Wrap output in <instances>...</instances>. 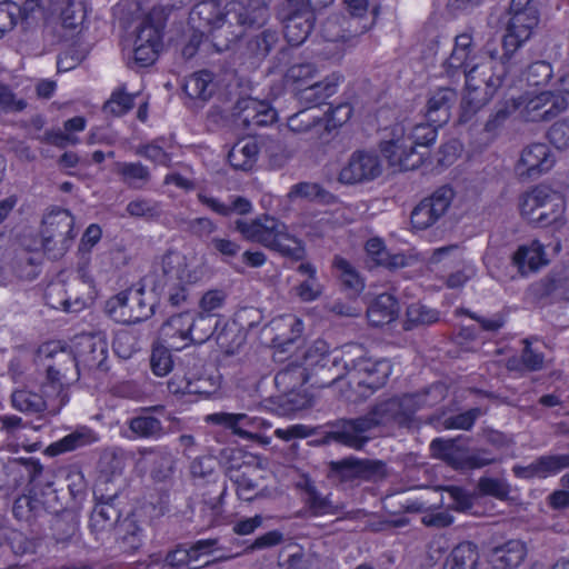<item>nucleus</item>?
Masks as SVG:
<instances>
[{
    "instance_id": "1",
    "label": "nucleus",
    "mask_w": 569,
    "mask_h": 569,
    "mask_svg": "<svg viewBox=\"0 0 569 569\" xmlns=\"http://www.w3.org/2000/svg\"><path fill=\"white\" fill-rule=\"evenodd\" d=\"M446 76L450 79L463 77L466 88L480 89V83L500 88L510 73L500 56L497 38H489L477 54L472 57L453 47L450 56L442 63Z\"/></svg>"
},
{
    "instance_id": "2",
    "label": "nucleus",
    "mask_w": 569,
    "mask_h": 569,
    "mask_svg": "<svg viewBox=\"0 0 569 569\" xmlns=\"http://www.w3.org/2000/svg\"><path fill=\"white\" fill-rule=\"evenodd\" d=\"M433 123L407 126L396 123L391 127L389 139L380 143L383 157L392 167L400 170H415L425 160L428 149L435 143L438 131Z\"/></svg>"
},
{
    "instance_id": "3",
    "label": "nucleus",
    "mask_w": 569,
    "mask_h": 569,
    "mask_svg": "<svg viewBox=\"0 0 569 569\" xmlns=\"http://www.w3.org/2000/svg\"><path fill=\"white\" fill-rule=\"evenodd\" d=\"M271 0L231 2L224 7L222 17L211 27L209 37L217 52L230 50L244 34V29L262 28L269 17Z\"/></svg>"
},
{
    "instance_id": "4",
    "label": "nucleus",
    "mask_w": 569,
    "mask_h": 569,
    "mask_svg": "<svg viewBox=\"0 0 569 569\" xmlns=\"http://www.w3.org/2000/svg\"><path fill=\"white\" fill-rule=\"evenodd\" d=\"M236 229L247 240L261 243L284 257L299 260L305 254L301 242L274 216H258L251 222L237 220Z\"/></svg>"
},
{
    "instance_id": "5",
    "label": "nucleus",
    "mask_w": 569,
    "mask_h": 569,
    "mask_svg": "<svg viewBox=\"0 0 569 569\" xmlns=\"http://www.w3.org/2000/svg\"><path fill=\"white\" fill-rule=\"evenodd\" d=\"M509 14L508 33L502 39H498V42L501 59L512 72L520 62L519 49L529 39L532 29L538 26L540 14L537 4L521 2L516 7L515 1L510 2Z\"/></svg>"
},
{
    "instance_id": "6",
    "label": "nucleus",
    "mask_w": 569,
    "mask_h": 569,
    "mask_svg": "<svg viewBox=\"0 0 569 569\" xmlns=\"http://www.w3.org/2000/svg\"><path fill=\"white\" fill-rule=\"evenodd\" d=\"M350 363L348 369V387L355 393L349 399L352 401L365 400L375 391L383 387L389 378L392 367L388 359H377L366 357V350L361 345V351Z\"/></svg>"
},
{
    "instance_id": "7",
    "label": "nucleus",
    "mask_w": 569,
    "mask_h": 569,
    "mask_svg": "<svg viewBox=\"0 0 569 569\" xmlns=\"http://www.w3.org/2000/svg\"><path fill=\"white\" fill-rule=\"evenodd\" d=\"M321 9L308 0H287L280 7L278 17L290 46L299 47L308 39L315 28L317 12Z\"/></svg>"
},
{
    "instance_id": "8",
    "label": "nucleus",
    "mask_w": 569,
    "mask_h": 569,
    "mask_svg": "<svg viewBox=\"0 0 569 569\" xmlns=\"http://www.w3.org/2000/svg\"><path fill=\"white\" fill-rule=\"evenodd\" d=\"M152 297H147L144 288H129L108 301L109 312L123 323H137L147 320L154 312Z\"/></svg>"
},
{
    "instance_id": "9",
    "label": "nucleus",
    "mask_w": 569,
    "mask_h": 569,
    "mask_svg": "<svg viewBox=\"0 0 569 569\" xmlns=\"http://www.w3.org/2000/svg\"><path fill=\"white\" fill-rule=\"evenodd\" d=\"M373 430L372 420L366 413L357 418H342L327 425L323 442L361 450L370 440Z\"/></svg>"
},
{
    "instance_id": "10",
    "label": "nucleus",
    "mask_w": 569,
    "mask_h": 569,
    "mask_svg": "<svg viewBox=\"0 0 569 569\" xmlns=\"http://www.w3.org/2000/svg\"><path fill=\"white\" fill-rule=\"evenodd\" d=\"M361 351L359 343H346L340 348L329 350L325 359L312 370L310 380L315 378L311 386L329 387L337 380L347 376L348 369L353 358H357Z\"/></svg>"
},
{
    "instance_id": "11",
    "label": "nucleus",
    "mask_w": 569,
    "mask_h": 569,
    "mask_svg": "<svg viewBox=\"0 0 569 569\" xmlns=\"http://www.w3.org/2000/svg\"><path fill=\"white\" fill-rule=\"evenodd\" d=\"M73 226L71 216H44L41 221V243L50 259L62 258L71 248L76 238Z\"/></svg>"
},
{
    "instance_id": "12",
    "label": "nucleus",
    "mask_w": 569,
    "mask_h": 569,
    "mask_svg": "<svg viewBox=\"0 0 569 569\" xmlns=\"http://www.w3.org/2000/svg\"><path fill=\"white\" fill-rule=\"evenodd\" d=\"M556 163V156L547 143L532 142L523 147L515 163V174L521 182L539 179Z\"/></svg>"
},
{
    "instance_id": "13",
    "label": "nucleus",
    "mask_w": 569,
    "mask_h": 569,
    "mask_svg": "<svg viewBox=\"0 0 569 569\" xmlns=\"http://www.w3.org/2000/svg\"><path fill=\"white\" fill-rule=\"evenodd\" d=\"M387 475L386 465L380 460L347 457L329 462V478L339 482L377 481Z\"/></svg>"
},
{
    "instance_id": "14",
    "label": "nucleus",
    "mask_w": 569,
    "mask_h": 569,
    "mask_svg": "<svg viewBox=\"0 0 569 569\" xmlns=\"http://www.w3.org/2000/svg\"><path fill=\"white\" fill-rule=\"evenodd\" d=\"M39 357L42 358L49 378H60L67 383L79 379L81 371L74 349L50 342L39 349Z\"/></svg>"
},
{
    "instance_id": "15",
    "label": "nucleus",
    "mask_w": 569,
    "mask_h": 569,
    "mask_svg": "<svg viewBox=\"0 0 569 569\" xmlns=\"http://www.w3.org/2000/svg\"><path fill=\"white\" fill-rule=\"evenodd\" d=\"M192 272L187 268L184 257L178 252L168 251L161 257V260L154 263L152 271L146 277V281L151 290L161 296L162 291Z\"/></svg>"
},
{
    "instance_id": "16",
    "label": "nucleus",
    "mask_w": 569,
    "mask_h": 569,
    "mask_svg": "<svg viewBox=\"0 0 569 569\" xmlns=\"http://www.w3.org/2000/svg\"><path fill=\"white\" fill-rule=\"evenodd\" d=\"M330 350L325 340H316L303 355V365H288L279 371L274 381L279 383H289L291 388L302 386L310 381V372L325 359V355Z\"/></svg>"
},
{
    "instance_id": "17",
    "label": "nucleus",
    "mask_w": 569,
    "mask_h": 569,
    "mask_svg": "<svg viewBox=\"0 0 569 569\" xmlns=\"http://www.w3.org/2000/svg\"><path fill=\"white\" fill-rule=\"evenodd\" d=\"M234 122L246 130L272 124L277 120L276 110L266 101L251 97L237 100L232 108Z\"/></svg>"
},
{
    "instance_id": "18",
    "label": "nucleus",
    "mask_w": 569,
    "mask_h": 569,
    "mask_svg": "<svg viewBox=\"0 0 569 569\" xmlns=\"http://www.w3.org/2000/svg\"><path fill=\"white\" fill-rule=\"evenodd\" d=\"M382 167L373 151H355L339 173V181L347 184L362 183L378 178Z\"/></svg>"
},
{
    "instance_id": "19",
    "label": "nucleus",
    "mask_w": 569,
    "mask_h": 569,
    "mask_svg": "<svg viewBox=\"0 0 569 569\" xmlns=\"http://www.w3.org/2000/svg\"><path fill=\"white\" fill-rule=\"evenodd\" d=\"M13 470H17L28 481L29 491L37 497H46L56 493L53 489L54 473L51 469L44 468L38 459L17 458L10 462Z\"/></svg>"
},
{
    "instance_id": "20",
    "label": "nucleus",
    "mask_w": 569,
    "mask_h": 569,
    "mask_svg": "<svg viewBox=\"0 0 569 569\" xmlns=\"http://www.w3.org/2000/svg\"><path fill=\"white\" fill-rule=\"evenodd\" d=\"M74 351L81 370L107 372L109 367L108 343L98 335H81L74 342Z\"/></svg>"
},
{
    "instance_id": "21",
    "label": "nucleus",
    "mask_w": 569,
    "mask_h": 569,
    "mask_svg": "<svg viewBox=\"0 0 569 569\" xmlns=\"http://www.w3.org/2000/svg\"><path fill=\"white\" fill-rule=\"evenodd\" d=\"M568 107L567 97L548 90L529 99L521 109V117L527 122L550 121Z\"/></svg>"
},
{
    "instance_id": "22",
    "label": "nucleus",
    "mask_w": 569,
    "mask_h": 569,
    "mask_svg": "<svg viewBox=\"0 0 569 569\" xmlns=\"http://www.w3.org/2000/svg\"><path fill=\"white\" fill-rule=\"evenodd\" d=\"M529 296L538 302L553 303L569 300V271L551 270L528 288Z\"/></svg>"
},
{
    "instance_id": "23",
    "label": "nucleus",
    "mask_w": 569,
    "mask_h": 569,
    "mask_svg": "<svg viewBox=\"0 0 569 569\" xmlns=\"http://www.w3.org/2000/svg\"><path fill=\"white\" fill-rule=\"evenodd\" d=\"M96 505L90 515L89 527L92 532L99 533L107 530L116 529L122 522L121 510L118 506L119 495L117 492L106 495L100 488L93 492Z\"/></svg>"
},
{
    "instance_id": "24",
    "label": "nucleus",
    "mask_w": 569,
    "mask_h": 569,
    "mask_svg": "<svg viewBox=\"0 0 569 569\" xmlns=\"http://www.w3.org/2000/svg\"><path fill=\"white\" fill-rule=\"evenodd\" d=\"M163 406H151L140 408L137 415L128 419L127 426L131 439H152L159 440L167 431L161 420L154 413H163Z\"/></svg>"
},
{
    "instance_id": "25",
    "label": "nucleus",
    "mask_w": 569,
    "mask_h": 569,
    "mask_svg": "<svg viewBox=\"0 0 569 569\" xmlns=\"http://www.w3.org/2000/svg\"><path fill=\"white\" fill-rule=\"evenodd\" d=\"M206 421L231 429L242 438H254L258 431L271 427V423L260 417L247 413L214 412L206 417Z\"/></svg>"
},
{
    "instance_id": "26",
    "label": "nucleus",
    "mask_w": 569,
    "mask_h": 569,
    "mask_svg": "<svg viewBox=\"0 0 569 569\" xmlns=\"http://www.w3.org/2000/svg\"><path fill=\"white\" fill-rule=\"evenodd\" d=\"M410 398H390L373 406L367 413L372 420L373 429L380 425L397 423L409 426L410 417L408 410L411 406Z\"/></svg>"
},
{
    "instance_id": "27",
    "label": "nucleus",
    "mask_w": 569,
    "mask_h": 569,
    "mask_svg": "<svg viewBox=\"0 0 569 569\" xmlns=\"http://www.w3.org/2000/svg\"><path fill=\"white\" fill-rule=\"evenodd\" d=\"M160 47L159 29L149 22H143L134 41L133 64L139 68L151 66L158 58Z\"/></svg>"
},
{
    "instance_id": "28",
    "label": "nucleus",
    "mask_w": 569,
    "mask_h": 569,
    "mask_svg": "<svg viewBox=\"0 0 569 569\" xmlns=\"http://www.w3.org/2000/svg\"><path fill=\"white\" fill-rule=\"evenodd\" d=\"M569 468V455L540 456L528 466L516 465L512 472L520 479L546 478Z\"/></svg>"
},
{
    "instance_id": "29",
    "label": "nucleus",
    "mask_w": 569,
    "mask_h": 569,
    "mask_svg": "<svg viewBox=\"0 0 569 569\" xmlns=\"http://www.w3.org/2000/svg\"><path fill=\"white\" fill-rule=\"evenodd\" d=\"M549 204L552 206V212L563 210L562 196L546 184H538L522 193L519 198L520 213H532Z\"/></svg>"
},
{
    "instance_id": "30",
    "label": "nucleus",
    "mask_w": 569,
    "mask_h": 569,
    "mask_svg": "<svg viewBox=\"0 0 569 569\" xmlns=\"http://www.w3.org/2000/svg\"><path fill=\"white\" fill-rule=\"evenodd\" d=\"M458 101V92L449 87L437 89L428 99L426 118L437 127L446 124L451 117V109Z\"/></svg>"
},
{
    "instance_id": "31",
    "label": "nucleus",
    "mask_w": 569,
    "mask_h": 569,
    "mask_svg": "<svg viewBox=\"0 0 569 569\" xmlns=\"http://www.w3.org/2000/svg\"><path fill=\"white\" fill-rule=\"evenodd\" d=\"M498 89L499 88L493 89L489 86H485L483 96L479 97L480 89L467 88L468 93L460 101L457 124H469L470 128H473L478 122L479 113L482 111L483 107L489 103Z\"/></svg>"
},
{
    "instance_id": "32",
    "label": "nucleus",
    "mask_w": 569,
    "mask_h": 569,
    "mask_svg": "<svg viewBox=\"0 0 569 569\" xmlns=\"http://www.w3.org/2000/svg\"><path fill=\"white\" fill-rule=\"evenodd\" d=\"M341 79L340 74L331 73L321 81L309 83L299 89L296 96L300 103L315 109L337 92Z\"/></svg>"
},
{
    "instance_id": "33",
    "label": "nucleus",
    "mask_w": 569,
    "mask_h": 569,
    "mask_svg": "<svg viewBox=\"0 0 569 569\" xmlns=\"http://www.w3.org/2000/svg\"><path fill=\"white\" fill-rule=\"evenodd\" d=\"M98 440L99 437L92 429L87 426H80L60 440L50 443L46 448L44 453L50 457H56L90 446Z\"/></svg>"
},
{
    "instance_id": "34",
    "label": "nucleus",
    "mask_w": 569,
    "mask_h": 569,
    "mask_svg": "<svg viewBox=\"0 0 569 569\" xmlns=\"http://www.w3.org/2000/svg\"><path fill=\"white\" fill-rule=\"evenodd\" d=\"M546 251L542 244L533 241L530 246H520L512 256V263L521 276L537 272L548 264Z\"/></svg>"
},
{
    "instance_id": "35",
    "label": "nucleus",
    "mask_w": 569,
    "mask_h": 569,
    "mask_svg": "<svg viewBox=\"0 0 569 569\" xmlns=\"http://www.w3.org/2000/svg\"><path fill=\"white\" fill-rule=\"evenodd\" d=\"M432 457L445 461L456 470H467L468 449L457 445L455 439L436 438L430 443Z\"/></svg>"
},
{
    "instance_id": "36",
    "label": "nucleus",
    "mask_w": 569,
    "mask_h": 569,
    "mask_svg": "<svg viewBox=\"0 0 569 569\" xmlns=\"http://www.w3.org/2000/svg\"><path fill=\"white\" fill-rule=\"evenodd\" d=\"M259 157V139L253 136L236 142L228 153V161L237 170L249 171Z\"/></svg>"
},
{
    "instance_id": "37",
    "label": "nucleus",
    "mask_w": 569,
    "mask_h": 569,
    "mask_svg": "<svg viewBox=\"0 0 569 569\" xmlns=\"http://www.w3.org/2000/svg\"><path fill=\"white\" fill-rule=\"evenodd\" d=\"M141 456H152L150 476L154 481H169L176 471V458L167 447L143 448Z\"/></svg>"
},
{
    "instance_id": "38",
    "label": "nucleus",
    "mask_w": 569,
    "mask_h": 569,
    "mask_svg": "<svg viewBox=\"0 0 569 569\" xmlns=\"http://www.w3.org/2000/svg\"><path fill=\"white\" fill-rule=\"evenodd\" d=\"M526 553L525 543L512 539L492 549L490 562L495 569H513L523 561Z\"/></svg>"
},
{
    "instance_id": "39",
    "label": "nucleus",
    "mask_w": 569,
    "mask_h": 569,
    "mask_svg": "<svg viewBox=\"0 0 569 569\" xmlns=\"http://www.w3.org/2000/svg\"><path fill=\"white\" fill-rule=\"evenodd\" d=\"M69 383L62 381L60 378H49L46 375L44 381L40 387V397L46 402L47 413L56 416L60 412L62 407L68 402V393L66 386Z\"/></svg>"
},
{
    "instance_id": "40",
    "label": "nucleus",
    "mask_w": 569,
    "mask_h": 569,
    "mask_svg": "<svg viewBox=\"0 0 569 569\" xmlns=\"http://www.w3.org/2000/svg\"><path fill=\"white\" fill-rule=\"evenodd\" d=\"M190 312L184 311L170 317L160 329L161 336L170 348L180 349L177 340L191 342V331L188 329ZM187 346V343H184Z\"/></svg>"
},
{
    "instance_id": "41",
    "label": "nucleus",
    "mask_w": 569,
    "mask_h": 569,
    "mask_svg": "<svg viewBox=\"0 0 569 569\" xmlns=\"http://www.w3.org/2000/svg\"><path fill=\"white\" fill-rule=\"evenodd\" d=\"M399 309V303L391 293H381L370 303L367 317L372 326L380 327L396 319Z\"/></svg>"
},
{
    "instance_id": "42",
    "label": "nucleus",
    "mask_w": 569,
    "mask_h": 569,
    "mask_svg": "<svg viewBox=\"0 0 569 569\" xmlns=\"http://www.w3.org/2000/svg\"><path fill=\"white\" fill-rule=\"evenodd\" d=\"M479 561L478 546L471 541H462L450 551L443 569H478Z\"/></svg>"
},
{
    "instance_id": "43",
    "label": "nucleus",
    "mask_w": 569,
    "mask_h": 569,
    "mask_svg": "<svg viewBox=\"0 0 569 569\" xmlns=\"http://www.w3.org/2000/svg\"><path fill=\"white\" fill-rule=\"evenodd\" d=\"M365 250L376 266L385 267L389 270H396L408 264L407 258L403 253L389 252L383 240L380 238H370L365 244Z\"/></svg>"
},
{
    "instance_id": "44",
    "label": "nucleus",
    "mask_w": 569,
    "mask_h": 569,
    "mask_svg": "<svg viewBox=\"0 0 569 569\" xmlns=\"http://www.w3.org/2000/svg\"><path fill=\"white\" fill-rule=\"evenodd\" d=\"M279 41V32L274 29L267 28L248 38L246 51L250 58L256 61H262L278 46Z\"/></svg>"
},
{
    "instance_id": "45",
    "label": "nucleus",
    "mask_w": 569,
    "mask_h": 569,
    "mask_svg": "<svg viewBox=\"0 0 569 569\" xmlns=\"http://www.w3.org/2000/svg\"><path fill=\"white\" fill-rule=\"evenodd\" d=\"M113 172L120 178L123 184L131 189H142L151 180L149 168L141 162L118 161L113 166Z\"/></svg>"
},
{
    "instance_id": "46",
    "label": "nucleus",
    "mask_w": 569,
    "mask_h": 569,
    "mask_svg": "<svg viewBox=\"0 0 569 569\" xmlns=\"http://www.w3.org/2000/svg\"><path fill=\"white\" fill-rule=\"evenodd\" d=\"M258 139L260 157L266 159L271 168H282L292 157L281 139L270 136H258Z\"/></svg>"
},
{
    "instance_id": "47",
    "label": "nucleus",
    "mask_w": 569,
    "mask_h": 569,
    "mask_svg": "<svg viewBox=\"0 0 569 569\" xmlns=\"http://www.w3.org/2000/svg\"><path fill=\"white\" fill-rule=\"evenodd\" d=\"M48 508V500H42L29 491L14 500L12 513L20 521L32 522L47 513Z\"/></svg>"
},
{
    "instance_id": "48",
    "label": "nucleus",
    "mask_w": 569,
    "mask_h": 569,
    "mask_svg": "<svg viewBox=\"0 0 569 569\" xmlns=\"http://www.w3.org/2000/svg\"><path fill=\"white\" fill-rule=\"evenodd\" d=\"M214 76L208 70L198 71L188 77L183 84V91L191 99L208 101L216 92Z\"/></svg>"
},
{
    "instance_id": "49",
    "label": "nucleus",
    "mask_w": 569,
    "mask_h": 569,
    "mask_svg": "<svg viewBox=\"0 0 569 569\" xmlns=\"http://www.w3.org/2000/svg\"><path fill=\"white\" fill-rule=\"evenodd\" d=\"M453 189L448 186H441L429 197L423 198L411 211V213H446L455 199Z\"/></svg>"
},
{
    "instance_id": "50",
    "label": "nucleus",
    "mask_w": 569,
    "mask_h": 569,
    "mask_svg": "<svg viewBox=\"0 0 569 569\" xmlns=\"http://www.w3.org/2000/svg\"><path fill=\"white\" fill-rule=\"evenodd\" d=\"M446 396L447 388L443 383L440 382L432 383L422 391L403 395V398H410L411 400V406L408 410L410 420L412 419V416L416 413V411L436 406L437 403L441 402Z\"/></svg>"
},
{
    "instance_id": "51",
    "label": "nucleus",
    "mask_w": 569,
    "mask_h": 569,
    "mask_svg": "<svg viewBox=\"0 0 569 569\" xmlns=\"http://www.w3.org/2000/svg\"><path fill=\"white\" fill-rule=\"evenodd\" d=\"M46 299L48 306L66 312H79L87 305L83 298L69 295L63 284L50 286L46 292Z\"/></svg>"
},
{
    "instance_id": "52",
    "label": "nucleus",
    "mask_w": 569,
    "mask_h": 569,
    "mask_svg": "<svg viewBox=\"0 0 569 569\" xmlns=\"http://www.w3.org/2000/svg\"><path fill=\"white\" fill-rule=\"evenodd\" d=\"M50 530L57 543H68L79 530L78 518L71 511L56 513L51 518Z\"/></svg>"
},
{
    "instance_id": "53",
    "label": "nucleus",
    "mask_w": 569,
    "mask_h": 569,
    "mask_svg": "<svg viewBox=\"0 0 569 569\" xmlns=\"http://www.w3.org/2000/svg\"><path fill=\"white\" fill-rule=\"evenodd\" d=\"M223 11H220L214 2L207 1L196 4L189 16V23L192 29L199 31L210 32L211 27H214L218 18L222 17Z\"/></svg>"
},
{
    "instance_id": "54",
    "label": "nucleus",
    "mask_w": 569,
    "mask_h": 569,
    "mask_svg": "<svg viewBox=\"0 0 569 569\" xmlns=\"http://www.w3.org/2000/svg\"><path fill=\"white\" fill-rule=\"evenodd\" d=\"M218 322L217 313H206L201 311L197 315L190 313L188 329L191 331V342H206L216 331Z\"/></svg>"
},
{
    "instance_id": "55",
    "label": "nucleus",
    "mask_w": 569,
    "mask_h": 569,
    "mask_svg": "<svg viewBox=\"0 0 569 569\" xmlns=\"http://www.w3.org/2000/svg\"><path fill=\"white\" fill-rule=\"evenodd\" d=\"M117 545L121 552L134 553L142 546L141 529L132 520H122L117 528Z\"/></svg>"
},
{
    "instance_id": "56",
    "label": "nucleus",
    "mask_w": 569,
    "mask_h": 569,
    "mask_svg": "<svg viewBox=\"0 0 569 569\" xmlns=\"http://www.w3.org/2000/svg\"><path fill=\"white\" fill-rule=\"evenodd\" d=\"M439 319L440 313L437 309L415 302L407 308L403 329L409 331L421 326H430L438 322Z\"/></svg>"
},
{
    "instance_id": "57",
    "label": "nucleus",
    "mask_w": 569,
    "mask_h": 569,
    "mask_svg": "<svg viewBox=\"0 0 569 569\" xmlns=\"http://www.w3.org/2000/svg\"><path fill=\"white\" fill-rule=\"evenodd\" d=\"M196 281V274L191 273L184 279L180 280V283H176L174 286H171L162 291L161 296H163L172 307L188 308L194 302L191 288Z\"/></svg>"
},
{
    "instance_id": "58",
    "label": "nucleus",
    "mask_w": 569,
    "mask_h": 569,
    "mask_svg": "<svg viewBox=\"0 0 569 569\" xmlns=\"http://www.w3.org/2000/svg\"><path fill=\"white\" fill-rule=\"evenodd\" d=\"M198 197L208 210L217 213H249L252 210L250 201L240 196L230 197L228 202H220L202 193H199Z\"/></svg>"
},
{
    "instance_id": "59",
    "label": "nucleus",
    "mask_w": 569,
    "mask_h": 569,
    "mask_svg": "<svg viewBox=\"0 0 569 569\" xmlns=\"http://www.w3.org/2000/svg\"><path fill=\"white\" fill-rule=\"evenodd\" d=\"M288 197L290 199H306L309 201H316L319 203H331L336 200V197L321 188L317 183H309V182H301L298 184H295Z\"/></svg>"
},
{
    "instance_id": "60",
    "label": "nucleus",
    "mask_w": 569,
    "mask_h": 569,
    "mask_svg": "<svg viewBox=\"0 0 569 569\" xmlns=\"http://www.w3.org/2000/svg\"><path fill=\"white\" fill-rule=\"evenodd\" d=\"M246 342V333L234 321L226 325L217 336V343L227 355H234Z\"/></svg>"
},
{
    "instance_id": "61",
    "label": "nucleus",
    "mask_w": 569,
    "mask_h": 569,
    "mask_svg": "<svg viewBox=\"0 0 569 569\" xmlns=\"http://www.w3.org/2000/svg\"><path fill=\"white\" fill-rule=\"evenodd\" d=\"M316 73L317 69L312 63H297L288 68L283 81L287 87H292L296 93L299 89L309 84V81L315 78Z\"/></svg>"
},
{
    "instance_id": "62",
    "label": "nucleus",
    "mask_w": 569,
    "mask_h": 569,
    "mask_svg": "<svg viewBox=\"0 0 569 569\" xmlns=\"http://www.w3.org/2000/svg\"><path fill=\"white\" fill-rule=\"evenodd\" d=\"M12 407L21 412L26 413H40L47 412L46 402L42 400L39 393L30 390H16L11 395Z\"/></svg>"
},
{
    "instance_id": "63",
    "label": "nucleus",
    "mask_w": 569,
    "mask_h": 569,
    "mask_svg": "<svg viewBox=\"0 0 569 569\" xmlns=\"http://www.w3.org/2000/svg\"><path fill=\"white\" fill-rule=\"evenodd\" d=\"M1 546L7 547L14 556L31 555L36 551V542L18 530L1 533Z\"/></svg>"
},
{
    "instance_id": "64",
    "label": "nucleus",
    "mask_w": 569,
    "mask_h": 569,
    "mask_svg": "<svg viewBox=\"0 0 569 569\" xmlns=\"http://www.w3.org/2000/svg\"><path fill=\"white\" fill-rule=\"evenodd\" d=\"M523 77L528 86L540 87L555 80L556 74L550 62L538 60L527 67Z\"/></svg>"
}]
</instances>
